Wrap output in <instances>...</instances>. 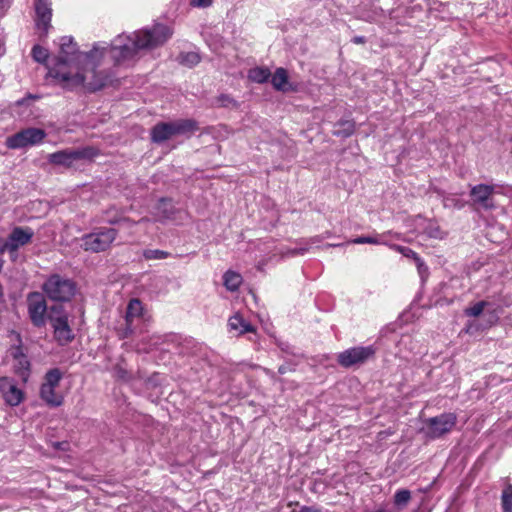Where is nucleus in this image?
I'll use <instances>...</instances> for the list:
<instances>
[{"instance_id":"f257e3e1","label":"nucleus","mask_w":512,"mask_h":512,"mask_svg":"<svg viewBox=\"0 0 512 512\" xmlns=\"http://www.w3.org/2000/svg\"><path fill=\"white\" fill-rule=\"evenodd\" d=\"M60 52L55 64L49 69V75L55 78L63 88L73 90L79 87L88 92H95L105 87L110 76L96 68L103 58L104 48L96 43L89 52L79 51L70 36L59 39Z\"/></svg>"},{"instance_id":"f03ea898","label":"nucleus","mask_w":512,"mask_h":512,"mask_svg":"<svg viewBox=\"0 0 512 512\" xmlns=\"http://www.w3.org/2000/svg\"><path fill=\"white\" fill-rule=\"evenodd\" d=\"M173 32L164 24H154L151 28H144L132 34L118 35L109 46L100 44L103 56L107 54L115 64L119 65L134 60L143 50H151L163 45Z\"/></svg>"},{"instance_id":"7ed1b4c3","label":"nucleus","mask_w":512,"mask_h":512,"mask_svg":"<svg viewBox=\"0 0 512 512\" xmlns=\"http://www.w3.org/2000/svg\"><path fill=\"white\" fill-rule=\"evenodd\" d=\"M64 373L59 368L49 369L40 386L39 396L49 407H59L64 402V397L56 389L59 387Z\"/></svg>"},{"instance_id":"20e7f679","label":"nucleus","mask_w":512,"mask_h":512,"mask_svg":"<svg viewBox=\"0 0 512 512\" xmlns=\"http://www.w3.org/2000/svg\"><path fill=\"white\" fill-rule=\"evenodd\" d=\"M47 297L55 302H66L76 293V284L58 274L51 275L43 284Z\"/></svg>"},{"instance_id":"39448f33","label":"nucleus","mask_w":512,"mask_h":512,"mask_svg":"<svg viewBox=\"0 0 512 512\" xmlns=\"http://www.w3.org/2000/svg\"><path fill=\"white\" fill-rule=\"evenodd\" d=\"M117 235L118 231L114 228H99L81 237V247L93 253L103 252L111 247Z\"/></svg>"},{"instance_id":"423d86ee","label":"nucleus","mask_w":512,"mask_h":512,"mask_svg":"<svg viewBox=\"0 0 512 512\" xmlns=\"http://www.w3.org/2000/svg\"><path fill=\"white\" fill-rule=\"evenodd\" d=\"M93 147L79 149H64L48 155L49 163L65 168H71L76 162L85 159H92L97 155Z\"/></svg>"},{"instance_id":"0eeeda50","label":"nucleus","mask_w":512,"mask_h":512,"mask_svg":"<svg viewBox=\"0 0 512 512\" xmlns=\"http://www.w3.org/2000/svg\"><path fill=\"white\" fill-rule=\"evenodd\" d=\"M457 423L455 413H442L425 421L423 432L429 439H437L451 432Z\"/></svg>"},{"instance_id":"6e6552de","label":"nucleus","mask_w":512,"mask_h":512,"mask_svg":"<svg viewBox=\"0 0 512 512\" xmlns=\"http://www.w3.org/2000/svg\"><path fill=\"white\" fill-rule=\"evenodd\" d=\"M46 132L40 128H26L9 136L6 139V146L9 149H21L27 146L40 144L46 137Z\"/></svg>"},{"instance_id":"1a4fd4ad","label":"nucleus","mask_w":512,"mask_h":512,"mask_svg":"<svg viewBox=\"0 0 512 512\" xmlns=\"http://www.w3.org/2000/svg\"><path fill=\"white\" fill-rule=\"evenodd\" d=\"M375 348L370 346H356L344 350L338 354L337 360L340 366L350 368L355 365H362L375 355Z\"/></svg>"},{"instance_id":"9d476101","label":"nucleus","mask_w":512,"mask_h":512,"mask_svg":"<svg viewBox=\"0 0 512 512\" xmlns=\"http://www.w3.org/2000/svg\"><path fill=\"white\" fill-rule=\"evenodd\" d=\"M0 393L5 404L16 407L20 405L25 399V393L20 389L16 381L7 376L0 377Z\"/></svg>"},{"instance_id":"9b49d317","label":"nucleus","mask_w":512,"mask_h":512,"mask_svg":"<svg viewBox=\"0 0 512 512\" xmlns=\"http://www.w3.org/2000/svg\"><path fill=\"white\" fill-rule=\"evenodd\" d=\"M142 303L138 299H131L126 308L125 328L120 332L121 338L129 337L135 330L136 323L141 321Z\"/></svg>"},{"instance_id":"f8f14e48","label":"nucleus","mask_w":512,"mask_h":512,"mask_svg":"<svg viewBox=\"0 0 512 512\" xmlns=\"http://www.w3.org/2000/svg\"><path fill=\"white\" fill-rule=\"evenodd\" d=\"M46 302L39 293H32L28 297V313L31 322L36 327L45 324Z\"/></svg>"},{"instance_id":"ddd939ff","label":"nucleus","mask_w":512,"mask_h":512,"mask_svg":"<svg viewBox=\"0 0 512 512\" xmlns=\"http://www.w3.org/2000/svg\"><path fill=\"white\" fill-rule=\"evenodd\" d=\"M54 338L61 346L67 345L74 339V333L68 323V317L61 315L51 319Z\"/></svg>"},{"instance_id":"4468645a","label":"nucleus","mask_w":512,"mask_h":512,"mask_svg":"<svg viewBox=\"0 0 512 512\" xmlns=\"http://www.w3.org/2000/svg\"><path fill=\"white\" fill-rule=\"evenodd\" d=\"M33 236L34 231L30 227H14L7 239L8 251L16 252L20 247L30 243Z\"/></svg>"},{"instance_id":"2eb2a0df","label":"nucleus","mask_w":512,"mask_h":512,"mask_svg":"<svg viewBox=\"0 0 512 512\" xmlns=\"http://www.w3.org/2000/svg\"><path fill=\"white\" fill-rule=\"evenodd\" d=\"M36 26L45 35L51 27L52 8L49 0H36L35 2Z\"/></svg>"},{"instance_id":"dca6fc26","label":"nucleus","mask_w":512,"mask_h":512,"mask_svg":"<svg viewBox=\"0 0 512 512\" xmlns=\"http://www.w3.org/2000/svg\"><path fill=\"white\" fill-rule=\"evenodd\" d=\"M494 187L486 184H478L473 186L470 191V196L474 204L483 209H491L494 207L492 195Z\"/></svg>"},{"instance_id":"f3484780","label":"nucleus","mask_w":512,"mask_h":512,"mask_svg":"<svg viewBox=\"0 0 512 512\" xmlns=\"http://www.w3.org/2000/svg\"><path fill=\"white\" fill-rule=\"evenodd\" d=\"M273 88L280 92L296 91V86L288 80V73L285 68L279 67L275 70L271 78Z\"/></svg>"},{"instance_id":"a211bd4d","label":"nucleus","mask_w":512,"mask_h":512,"mask_svg":"<svg viewBox=\"0 0 512 512\" xmlns=\"http://www.w3.org/2000/svg\"><path fill=\"white\" fill-rule=\"evenodd\" d=\"M174 135L172 122H161L156 124L151 130V139L155 143H162Z\"/></svg>"},{"instance_id":"6ab92c4d","label":"nucleus","mask_w":512,"mask_h":512,"mask_svg":"<svg viewBox=\"0 0 512 512\" xmlns=\"http://www.w3.org/2000/svg\"><path fill=\"white\" fill-rule=\"evenodd\" d=\"M174 135H191L198 130V123L192 119H181L172 122Z\"/></svg>"},{"instance_id":"aec40b11","label":"nucleus","mask_w":512,"mask_h":512,"mask_svg":"<svg viewBox=\"0 0 512 512\" xmlns=\"http://www.w3.org/2000/svg\"><path fill=\"white\" fill-rule=\"evenodd\" d=\"M13 370L23 383L28 382L31 373V363L27 355L14 360Z\"/></svg>"},{"instance_id":"412c9836","label":"nucleus","mask_w":512,"mask_h":512,"mask_svg":"<svg viewBox=\"0 0 512 512\" xmlns=\"http://www.w3.org/2000/svg\"><path fill=\"white\" fill-rule=\"evenodd\" d=\"M228 326L230 330L237 331L239 335L255 331V328L249 322L245 321L240 314H235L230 317Z\"/></svg>"},{"instance_id":"4be33fe9","label":"nucleus","mask_w":512,"mask_h":512,"mask_svg":"<svg viewBox=\"0 0 512 512\" xmlns=\"http://www.w3.org/2000/svg\"><path fill=\"white\" fill-rule=\"evenodd\" d=\"M419 219L421 220V223L419 225L422 229V232L426 234L429 238L443 239L445 237V232L441 230L437 222L433 220H425L422 218Z\"/></svg>"},{"instance_id":"5701e85b","label":"nucleus","mask_w":512,"mask_h":512,"mask_svg":"<svg viewBox=\"0 0 512 512\" xmlns=\"http://www.w3.org/2000/svg\"><path fill=\"white\" fill-rule=\"evenodd\" d=\"M157 217L159 221L172 220L174 219L175 207L171 200L162 198L157 204Z\"/></svg>"},{"instance_id":"b1692460","label":"nucleus","mask_w":512,"mask_h":512,"mask_svg":"<svg viewBox=\"0 0 512 512\" xmlns=\"http://www.w3.org/2000/svg\"><path fill=\"white\" fill-rule=\"evenodd\" d=\"M247 77L254 83L262 84L268 81L271 77V72L267 67L257 66L249 69Z\"/></svg>"},{"instance_id":"393cba45","label":"nucleus","mask_w":512,"mask_h":512,"mask_svg":"<svg viewBox=\"0 0 512 512\" xmlns=\"http://www.w3.org/2000/svg\"><path fill=\"white\" fill-rule=\"evenodd\" d=\"M355 131V123L352 120L338 121L333 130V135L337 137L347 138Z\"/></svg>"},{"instance_id":"a878e982","label":"nucleus","mask_w":512,"mask_h":512,"mask_svg":"<svg viewBox=\"0 0 512 512\" xmlns=\"http://www.w3.org/2000/svg\"><path fill=\"white\" fill-rule=\"evenodd\" d=\"M223 283L227 290L234 292L240 287L242 277L239 273L229 270L223 275Z\"/></svg>"},{"instance_id":"bb28decb","label":"nucleus","mask_w":512,"mask_h":512,"mask_svg":"<svg viewBox=\"0 0 512 512\" xmlns=\"http://www.w3.org/2000/svg\"><path fill=\"white\" fill-rule=\"evenodd\" d=\"M411 500V492L408 489L397 490L393 497L394 506L402 510L407 507Z\"/></svg>"},{"instance_id":"cd10ccee","label":"nucleus","mask_w":512,"mask_h":512,"mask_svg":"<svg viewBox=\"0 0 512 512\" xmlns=\"http://www.w3.org/2000/svg\"><path fill=\"white\" fill-rule=\"evenodd\" d=\"M501 506L503 512H512V485H507L501 495Z\"/></svg>"},{"instance_id":"c85d7f7f","label":"nucleus","mask_w":512,"mask_h":512,"mask_svg":"<svg viewBox=\"0 0 512 512\" xmlns=\"http://www.w3.org/2000/svg\"><path fill=\"white\" fill-rule=\"evenodd\" d=\"M179 61L183 65L193 67L200 62V56L196 52H185L179 55Z\"/></svg>"},{"instance_id":"c756f323","label":"nucleus","mask_w":512,"mask_h":512,"mask_svg":"<svg viewBox=\"0 0 512 512\" xmlns=\"http://www.w3.org/2000/svg\"><path fill=\"white\" fill-rule=\"evenodd\" d=\"M169 252L160 249H146L143 251V257L146 260H162L169 257Z\"/></svg>"},{"instance_id":"7c9ffc66","label":"nucleus","mask_w":512,"mask_h":512,"mask_svg":"<svg viewBox=\"0 0 512 512\" xmlns=\"http://www.w3.org/2000/svg\"><path fill=\"white\" fill-rule=\"evenodd\" d=\"M32 57L33 59L38 62V63H45L49 57V52L46 48L40 46V45H35L33 48H32Z\"/></svg>"},{"instance_id":"2f4dec72","label":"nucleus","mask_w":512,"mask_h":512,"mask_svg":"<svg viewBox=\"0 0 512 512\" xmlns=\"http://www.w3.org/2000/svg\"><path fill=\"white\" fill-rule=\"evenodd\" d=\"M373 244V245H378V244H382L383 242L381 241L380 237L378 236H359L357 238H354L348 242H346L345 244Z\"/></svg>"},{"instance_id":"473e14b6","label":"nucleus","mask_w":512,"mask_h":512,"mask_svg":"<svg viewBox=\"0 0 512 512\" xmlns=\"http://www.w3.org/2000/svg\"><path fill=\"white\" fill-rule=\"evenodd\" d=\"M486 306H487L486 301H479L476 304H474L472 307L466 308L464 313L466 316L478 317L483 312V310Z\"/></svg>"},{"instance_id":"72a5a7b5","label":"nucleus","mask_w":512,"mask_h":512,"mask_svg":"<svg viewBox=\"0 0 512 512\" xmlns=\"http://www.w3.org/2000/svg\"><path fill=\"white\" fill-rule=\"evenodd\" d=\"M16 337L18 340V344L12 345L9 349V353H10L11 357L13 358V360H16V359H19L20 357L26 356V354L24 353V350H23L22 340H21L20 335L17 334Z\"/></svg>"},{"instance_id":"f704fd0d","label":"nucleus","mask_w":512,"mask_h":512,"mask_svg":"<svg viewBox=\"0 0 512 512\" xmlns=\"http://www.w3.org/2000/svg\"><path fill=\"white\" fill-rule=\"evenodd\" d=\"M107 222L109 224H118L120 222H125L127 223L129 226H132L134 224H136V222L130 220L129 218H125V217H118V216H113V217H108L107 218Z\"/></svg>"},{"instance_id":"c9c22d12","label":"nucleus","mask_w":512,"mask_h":512,"mask_svg":"<svg viewBox=\"0 0 512 512\" xmlns=\"http://www.w3.org/2000/svg\"><path fill=\"white\" fill-rule=\"evenodd\" d=\"M217 101L219 102V104L223 107H228L230 105H235V101L233 98H231L229 95L227 94H221L218 98H217Z\"/></svg>"},{"instance_id":"e433bc0d","label":"nucleus","mask_w":512,"mask_h":512,"mask_svg":"<svg viewBox=\"0 0 512 512\" xmlns=\"http://www.w3.org/2000/svg\"><path fill=\"white\" fill-rule=\"evenodd\" d=\"M213 0H190V6L196 8H207L212 5Z\"/></svg>"},{"instance_id":"4c0bfd02","label":"nucleus","mask_w":512,"mask_h":512,"mask_svg":"<svg viewBox=\"0 0 512 512\" xmlns=\"http://www.w3.org/2000/svg\"><path fill=\"white\" fill-rule=\"evenodd\" d=\"M414 261L416 263L418 272L421 275V277H423L424 274L428 273L427 265L424 263V261L419 256Z\"/></svg>"},{"instance_id":"58836bf2","label":"nucleus","mask_w":512,"mask_h":512,"mask_svg":"<svg viewBox=\"0 0 512 512\" xmlns=\"http://www.w3.org/2000/svg\"><path fill=\"white\" fill-rule=\"evenodd\" d=\"M308 247H298L291 250H288L285 255L287 256H295V255H304L308 251Z\"/></svg>"},{"instance_id":"ea45409f","label":"nucleus","mask_w":512,"mask_h":512,"mask_svg":"<svg viewBox=\"0 0 512 512\" xmlns=\"http://www.w3.org/2000/svg\"><path fill=\"white\" fill-rule=\"evenodd\" d=\"M298 512H320V510L314 506H302Z\"/></svg>"},{"instance_id":"a19ab883","label":"nucleus","mask_w":512,"mask_h":512,"mask_svg":"<svg viewBox=\"0 0 512 512\" xmlns=\"http://www.w3.org/2000/svg\"><path fill=\"white\" fill-rule=\"evenodd\" d=\"M392 247H393L396 251H398L399 253H401L402 255H403L405 252H410V248L405 247V246L393 245Z\"/></svg>"},{"instance_id":"79ce46f5","label":"nucleus","mask_w":512,"mask_h":512,"mask_svg":"<svg viewBox=\"0 0 512 512\" xmlns=\"http://www.w3.org/2000/svg\"><path fill=\"white\" fill-rule=\"evenodd\" d=\"M403 256H405V257H407V258H411V259L415 260L419 255H418L415 251H413L412 249H410V252H405V253L403 254Z\"/></svg>"},{"instance_id":"37998d69","label":"nucleus","mask_w":512,"mask_h":512,"mask_svg":"<svg viewBox=\"0 0 512 512\" xmlns=\"http://www.w3.org/2000/svg\"><path fill=\"white\" fill-rule=\"evenodd\" d=\"M352 42L355 43V44H363L366 42V39L364 36H355L353 39H352Z\"/></svg>"},{"instance_id":"c03bdc74","label":"nucleus","mask_w":512,"mask_h":512,"mask_svg":"<svg viewBox=\"0 0 512 512\" xmlns=\"http://www.w3.org/2000/svg\"><path fill=\"white\" fill-rule=\"evenodd\" d=\"M117 375H118L119 378L125 379L126 372L124 370H122L121 368H119L118 371H117Z\"/></svg>"},{"instance_id":"a18cd8bd","label":"nucleus","mask_w":512,"mask_h":512,"mask_svg":"<svg viewBox=\"0 0 512 512\" xmlns=\"http://www.w3.org/2000/svg\"><path fill=\"white\" fill-rule=\"evenodd\" d=\"M288 370H289V368L287 366L282 365L279 367L278 372L280 374H285Z\"/></svg>"},{"instance_id":"49530a36","label":"nucleus","mask_w":512,"mask_h":512,"mask_svg":"<svg viewBox=\"0 0 512 512\" xmlns=\"http://www.w3.org/2000/svg\"><path fill=\"white\" fill-rule=\"evenodd\" d=\"M319 241H320V240H319V238H318V237H314V238H311V239H310V242H311L312 244H315V243H317V242H319Z\"/></svg>"},{"instance_id":"de8ad7c7","label":"nucleus","mask_w":512,"mask_h":512,"mask_svg":"<svg viewBox=\"0 0 512 512\" xmlns=\"http://www.w3.org/2000/svg\"><path fill=\"white\" fill-rule=\"evenodd\" d=\"M343 244H327V247H339V246H342Z\"/></svg>"},{"instance_id":"09e8293b","label":"nucleus","mask_w":512,"mask_h":512,"mask_svg":"<svg viewBox=\"0 0 512 512\" xmlns=\"http://www.w3.org/2000/svg\"><path fill=\"white\" fill-rule=\"evenodd\" d=\"M113 210H114L113 208H110V209L106 210V212H105V213H106V214H109V213H110L111 211H113Z\"/></svg>"},{"instance_id":"8fccbe9b","label":"nucleus","mask_w":512,"mask_h":512,"mask_svg":"<svg viewBox=\"0 0 512 512\" xmlns=\"http://www.w3.org/2000/svg\"><path fill=\"white\" fill-rule=\"evenodd\" d=\"M146 221H148V219H146V218H142L138 223L146 222Z\"/></svg>"},{"instance_id":"3c124183","label":"nucleus","mask_w":512,"mask_h":512,"mask_svg":"<svg viewBox=\"0 0 512 512\" xmlns=\"http://www.w3.org/2000/svg\"><path fill=\"white\" fill-rule=\"evenodd\" d=\"M3 3V0H0V4Z\"/></svg>"}]
</instances>
